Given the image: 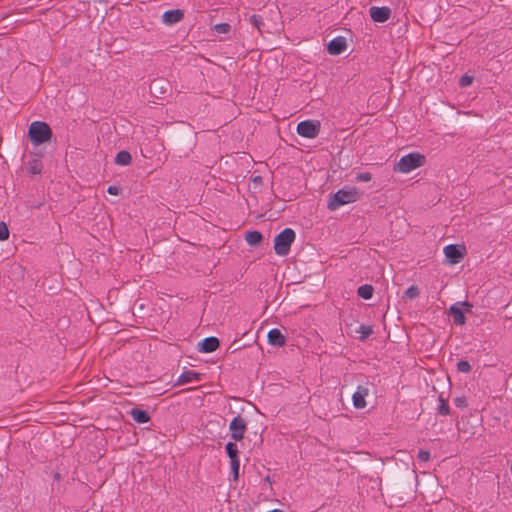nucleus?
<instances>
[{
	"label": "nucleus",
	"mask_w": 512,
	"mask_h": 512,
	"mask_svg": "<svg viewBox=\"0 0 512 512\" xmlns=\"http://www.w3.org/2000/svg\"><path fill=\"white\" fill-rule=\"evenodd\" d=\"M360 198V193L355 187H344L339 189L328 201V209L337 210L339 207L354 203Z\"/></svg>",
	"instance_id": "obj_1"
},
{
	"label": "nucleus",
	"mask_w": 512,
	"mask_h": 512,
	"mask_svg": "<svg viewBox=\"0 0 512 512\" xmlns=\"http://www.w3.org/2000/svg\"><path fill=\"white\" fill-rule=\"evenodd\" d=\"M28 136L34 146L51 141L53 132L46 122L34 121L30 124Z\"/></svg>",
	"instance_id": "obj_2"
},
{
	"label": "nucleus",
	"mask_w": 512,
	"mask_h": 512,
	"mask_svg": "<svg viewBox=\"0 0 512 512\" xmlns=\"http://www.w3.org/2000/svg\"><path fill=\"white\" fill-rule=\"evenodd\" d=\"M296 234L291 228H285L274 239V250L279 256H286L291 248L292 243L295 241Z\"/></svg>",
	"instance_id": "obj_3"
},
{
	"label": "nucleus",
	"mask_w": 512,
	"mask_h": 512,
	"mask_svg": "<svg viewBox=\"0 0 512 512\" xmlns=\"http://www.w3.org/2000/svg\"><path fill=\"white\" fill-rule=\"evenodd\" d=\"M425 163V157L419 153H409L400 158L395 166V170L401 173H409L412 170L421 167Z\"/></svg>",
	"instance_id": "obj_4"
},
{
	"label": "nucleus",
	"mask_w": 512,
	"mask_h": 512,
	"mask_svg": "<svg viewBox=\"0 0 512 512\" xmlns=\"http://www.w3.org/2000/svg\"><path fill=\"white\" fill-rule=\"evenodd\" d=\"M297 133L305 138L313 139L320 132V123L318 121L305 120L297 125Z\"/></svg>",
	"instance_id": "obj_5"
},
{
	"label": "nucleus",
	"mask_w": 512,
	"mask_h": 512,
	"mask_svg": "<svg viewBox=\"0 0 512 512\" xmlns=\"http://www.w3.org/2000/svg\"><path fill=\"white\" fill-rule=\"evenodd\" d=\"M247 428V422L246 420L240 416L237 415L232 419L229 425V430L231 432V438L236 441H241L244 438L245 432Z\"/></svg>",
	"instance_id": "obj_6"
},
{
	"label": "nucleus",
	"mask_w": 512,
	"mask_h": 512,
	"mask_svg": "<svg viewBox=\"0 0 512 512\" xmlns=\"http://www.w3.org/2000/svg\"><path fill=\"white\" fill-rule=\"evenodd\" d=\"M370 394L368 385H358L352 395V403L356 409H364L367 405L366 397Z\"/></svg>",
	"instance_id": "obj_7"
},
{
	"label": "nucleus",
	"mask_w": 512,
	"mask_h": 512,
	"mask_svg": "<svg viewBox=\"0 0 512 512\" xmlns=\"http://www.w3.org/2000/svg\"><path fill=\"white\" fill-rule=\"evenodd\" d=\"M369 14H370L371 19L374 22L384 23L391 16V9L386 6H383V7L372 6L369 9Z\"/></svg>",
	"instance_id": "obj_8"
},
{
	"label": "nucleus",
	"mask_w": 512,
	"mask_h": 512,
	"mask_svg": "<svg viewBox=\"0 0 512 512\" xmlns=\"http://www.w3.org/2000/svg\"><path fill=\"white\" fill-rule=\"evenodd\" d=\"M347 43L344 37L338 36L333 38L327 46V50L331 55H339L346 50Z\"/></svg>",
	"instance_id": "obj_9"
},
{
	"label": "nucleus",
	"mask_w": 512,
	"mask_h": 512,
	"mask_svg": "<svg viewBox=\"0 0 512 512\" xmlns=\"http://www.w3.org/2000/svg\"><path fill=\"white\" fill-rule=\"evenodd\" d=\"M220 342L217 337L211 336L198 343V351L201 353H212L219 347Z\"/></svg>",
	"instance_id": "obj_10"
},
{
	"label": "nucleus",
	"mask_w": 512,
	"mask_h": 512,
	"mask_svg": "<svg viewBox=\"0 0 512 512\" xmlns=\"http://www.w3.org/2000/svg\"><path fill=\"white\" fill-rule=\"evenodd\" d=\"M184 17V13L180 9L165 11L162 15V22L166 25H173L180 22Z\"/></svg>",
	"instance_id": "obj_11"
},
{
	"label": "nucleus",
	"mask_w": 512,
	"mask_h": 512,
	"mask_svg": "<svg viewBox=\"0 0 512 512\" xmlns=\"http://www.w3.org/2000/svg\"><path fill=\"white\" fill-rule=\"evenodd\" d=\"M448 313L453 317V321L456 325L463 326L466 323L464 310L460 308V304L454 303L451 305Z\"/></svg>",
	"instance_id": "obj_12"
},
{
	"label": "nucleus",
	"mask_w": 512,
	"mask_h": 512,
	"mask_svg": "<svg viewBox=\"0 0 512 512\" xmlns=\"http://www.w3.org/2000/svg\"><path fill=\"white\" fill-rule=\"evenodd\" d=\"M268 342L271 345L281 347L285 344L286 339L285 336L282 334V332L279 329H271L268 332Z\"/></svg>",
	"instance_id": "obj_13"
},
{
	"label": "nucleus",
	"mask_w": 512,
	"mask_h": 512,
	"mask_svg": "<svg viewBox=\"0 0 512 512\" xmlns=\"http://www.w3.org/2000/svg\"><path fill=\"white\" fill-rule=\"evenodd\" d=\"M444 254L452 263H457L462 258L459 248L453 244L444 247Z\"/></svg>",
	"instance_id": "obj_14"
},
{
	"label": "nucleus",
	"mask_w": 512,
	"mask_h": 512,
	"mask_svg": "<svg viewBox=\"0 0 512 512\" xmlns=\"http://www.w3.org/2000/svg\"><path fill=\"white\" fill-rule=\"evenodd\" d=\"M200 380V374L194 371H185L180 374L177 384L183 385L187 383L197 382Z\"/></svg>",
	"instance_id": "obj_15"
},
{
	"label": "nucleus",
	"mask_w": 512,
	"mask_h": 512,
	"mask_svg": "<svg viewBox=\"0 0 512 512\" xmlns=\"http://www.w3.org/2000/svg\"><path fill=\"white\" fill-rule=\"evenodd\" d=\"M130 415L135 422L140 424H144L150 421L149 414L146 411L139 409L137 407L131 409Z\"/></svg>",
	"instance_id": "obj_16"
},
{
	"label": "nucleus",
	"mask_w": 512,
	"mask_h": 512,
	"mask_svg": "<svg viewBox=\"0 0 512 512\" xmlns=\"http://www.w3.org/2000/svg\"><path fill=\"white\" fill-rule=\"evenodd\" d=\"M131 160V154L126 150L118 152L115 157V163L121 166L129 165L131 163Z\"/></svg>",
	"instance_id": "obj_17"
},
{
	"label": "nucleus",
	"mask_w": 512,
	"mask_h": 512,
	"mask_svg": "<svg viewBox=\"0 0 512 512\" xmlns=\"http://www.w3.org/2000/svg\"><path fill=\"white\" fill-rule=\"evenodd\" d=\"M262 238V234L259 231H249L245 235L246 242L251 246L258 245Z\"/></svg>",
	"instance_id": "obj_18"
},
{
	"label": "nucleus",
	"mask_w": 512,
	"mask_h": 512,
	"mask_svg": "<svg viewBox=\"0 0 512 512\" xmlns=\"http://www.w3.org/2000/svg\"><path fill=\"white\" fill-rule=\"evenodd\" d=\"M373 291H374V289L371 285L365 284V285H361L358 288L357 293H358L359 297H361L365 300H368V299L372 298Z\"/></svg>",
	"instance_id": "obj_19"
},
{
	"label": "nucleus",
	"mask_w": 512,
	"mask_h": 512,
	"mask_svg": "<svg viewBox=\"0 0 512 512\" xmlns=\"http://www.w3.org/2000/svg\"><path fill=\"white\" fill-rule=\"evenodd\" d=\"M225 450H226V453L231 460L233 459H239V456H238V447H237V444L235 442H228L225 446Z\"/></svg>",
	"instance_id": "obj_20"
},
{
	"label": "nucleus",
	"mask_w": 512,
	"mask_h": 512,
	"mask_svg": "<svg viewBox=\"0 0 512 512\" xmlns=\"http://www.w3.org/2000/svg\"><path fill=\"white\" fill-rule=\"evenodd\" d=\"M437 411L440 415L443 416L449 415L450 413V407L447 401L442 396H439L438 398Z\"/></svg>",
	"instance_id": "obj_21"
},
{
	"label": "nucleus",
	"mask_w": 512,
	"mask_h": 512,
	"mask_svg": "<svg viewBox=\"0 0 512 512\" xmlns=\"http://www.w3.org/2000/svg\"><path fill=\"white\" fill-rule=\"evenodd\" d=\"M357 332L360 333V339L365 340L373 333V329L368 325H360Z\"/></svg>",
	"instance_id": "obj_22"
},
{
	"label": "nucleus",
	"mask_w": 512,
	"mask_h": 512,
	"mask_svg": "<svg viewBox=\"0 0 512 512\" xmlns=\"http://www.w3.org/2000/svg\"><path fill=\"white\" fill-rule=\"evenodd\" d=\"M230 464H231V474L233 476L234 481H236L239 478L240 460L233 459L230 461Z\"/></svg>",
	"instance_id": "obj_23"
},
{
	"label": "nucleus",
	"mask_w": 512,
	"mask_h": 512,
	"mask_svg": "<svg viewBox=\"0 0 512 512\" xmlns=\"http://www.w3.org/2000/svg\"><path fill=\"white\" fill-rule=\"evenodd\" d=\"M213 30L217 34H227L231 30V26L228 23H218L214 25Z\"/></svg>",
	"instance_id": "obj_24"
},
{
	"label": "nucleus",
	"mask_w": 512,
	"mask_h": 512,
	"mask_svg": "<svg viewBox=\"0 0 512 512\" xmlns=\"http://www.w3.org/2000/svg\"><path fill=\"white\" fill-rule=\"evenodd\" d=\"M250 23L258 29L259 32L262 31V26L264 25L263 18L260 15H252L250 17Z\"/></svg>",
	"instance_id": "obj_25"
},
{
	"label": "nucleus",
	"mask_w": 512,
	"mask_h": 512,
	"mask_svg": "<svg viewBox=\"0 0 512 512\" xmlns=\"http://www.w3.org/2000/svg\"><path fill=\"white\" fill-rule=\"evenodd\" d=\"M471 365L466 360H461L457 363V370L462 373H469L471 371Z\"/></svg>",
	"instance_id": "obj_26"
},
{
	"label": "nucleus",
	"mask_w": 512,
	"mask_h": 512,
	"mask_svg": "<svg viewBox=\"0 0 512 512\" xmlns=\"http://www.w3.org/2000/svg\"><path fill=\"white\" fill-rule=\"evenodd\" d=\"M419 295V289L417 286L412 285L405 291V296L409 299H414L418 297Z\"/></svg>",
	"instance_id": "obj_27"
},
{
	"label": "nucleus",
	"mask_w": 512,
	"mask_h": 512,
	"mask_svg": "<svg viewBox=\"0 0 512 512\" xmlns=\"http://www.w3.org/2000/svg\"><path fill=\"white\" fill-rule=\"evenodd\" d=\"M9 237V230L4 222L0 223V241L7 240Z\"/></svg>",
	"instance_id": "obj_28"
},
{
	"label": "nucleus",
	"mask_w": 512,
	"mask_h": 512,
	"mask_svg": "<svg viewBox=\"0 0 512 512\" xmlns=\"http://www.w3.org/2000/svg\"><path fill=\"white\" fill-rule=\"evenodd\" d=\"M357 182H369L372 179V175L369 172L358 173L355 177Z\"/></svg>",
	"instance_id": "obj_29"
},
{
	"label": "nucleus",
	"mask_w": 512,
	"mask_h": 512,
	"mask_svg": "<svg viewBox=\"0 0 512 512\" xmlns=\"http://www.w3.org/2000/svg\"><path fill=\"white\" fill-rule=\"evenodd\" d=\"M417 457L422 462H427L430 459V452L427 450H419Z\"/></svg>",
	"instance_id": "obj_30"
},
{
	"label": "nucleus",
	"mask_w": 512,
	"mask_h": 512,
	"mask_svg": "<svg viewBox=\"0 0 512 512\" xmlns=\"http://www.w3.org/2000/svg\"><path fill=\"white\" fill-rule=\"evenodd\" d=\"M456 304H460V308H462L465 312L470 313L472 311L473 305L468 301H459Z\"/></svg>",
	"instance_id": "obj_31"
},
{
	"label": "nucleus",
	"mask_w": 512,
	"mask_h": 512,
	"mask_svg": "<svg viewBox=\"0 0 512 512\" xmlns=\"http://www.w3.org/2000/svg\"><path fill=\"white\" fill-rule=\"evenodd\" d=\"M472 80H473L472 77H470L468 75H464L460 78L459 85L461 87H467L472 83Z\"/></svg>",
	"instance_id": "obj_32"
},
{
	"label": "nucleus",
	"mask_w": 512,
	"mask_h": 512,
	"mask_svg": "<svg viewBox=\"0 0 512 512\" xmlns=\"http://www.w3.org/2000/svg\"><path fill=\"white\" fill-rule=\"evenodd\" d=\"M30 172L32 174H38L41 172L40 164L37 161H35V163L30 166Z\"/></svg>",
	"instance_id": "obj_33"
},
{
	"label": "nucleus",
	"mask_w": 512,
	"mask_h": 512,
	"mask_svg": "<svg viewBox=\"0 0 512 512\" xmlns=\"http://www.w3.org/2000/svg\"><path fill=\"white\" fill-rule=\"evenodd\" d=\"M107 192L110 195H118L120 193V188L118 186L111 185L108 187Z\"/></svg>",
	"instance_id": "obj_34"
},
{
	"label": "nucleus",
	"mask_w": 512,
	"mask_h": 512,
	"mask_svg": "<svg viewBox=\"0 0 512 512\" xmlns=\"http://www.w3.org/2000/svg\"><path fill=\"white\" fill-rule=\"evenodd\" d=\"M455 405H456L457 407H464V406H466V400H465V398H463V397L456 398V399H455Z\"/></svg>",
	"instance_id": "obj_35"
},
{
	"label": "nucleus",
	"mask_w": 512,
	"mask_h": 512,
	"mask_svg": "<svg viewBox=\"0 0 512 512\" xmlns=\"http://www.w3.org/2000/svg\"><path fill=\"white\" fill-rule=\"evenodd\" d=\"M156 84H157V82H156V81H154V82L151 84V89H154V88L156 87Z\"/></svg>",
	"instance_id": "obj_36"
},
{
	"label": "nucleus",
	"mask_w": 512,
	"mask_h": 512,
	"mask_svg": "<svg viewBox=\"0 0 512 512\" xmlns=\"http://www.w3.org/2000/svg\"><path fill=\"white\" fill-rule=\"evenodd\" d=\"M59 478H60L59 473H56V474H55V479H57V480H58Z\"/></svg>",
	"instance_id": "obj_37"
}]
</instances>
